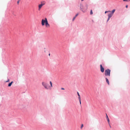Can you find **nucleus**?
<instances>
[{
    "label": "nucleus",
    "instance_id": "3",
    "mask_svg": "<svg viewBox=\"0 0 130 130\" xmlns=\"http://www.w3.org/2000/svg\"><path fill=\"white\" fill-rule=\"evenodd\" d=\"M42 85L44 87V88L46 89H48V84L47 83L43 82L42 83Z\"/></svg>",
    "mask_w": 130,
    "mask_h": 130
},
{
    "label": "nucleus",
    "instance_id": "27",
    "mask_svg": "<svg viewBox=\"0 0 130 130\" xmlns=\"http://www.w3.org/2000/svg\"><path fill=\"white\" fill-rule=\"evenodd\" d=\"M19 1H18L17 2V3H18V4H19Z\"/></svg>",
    "mask_w": 130,
    "mask_h": 130
},
{
    "label": "nucleus",
    "instance_id": "29",
    "mask_svg": "<svg viewBox=\"0 0 130 130\" xmlns=\"http://www.w3.org/2000/svg\"><path fill=\"white\" fill-rule=\"evenodd\" d=\"M82 1H83L84 0H81Z\"/></svg>",
    "mask_w": 130,
    "mask_h": 130
},
{
    "label": "nucleus",
    "instance_id": "15",
    "mask_svg": "<svg viewBox=\"0 0 130 130\" xmlns=\"http://www.w3.org/2000/svg\"><path fill=\"white\" fill-rule=\"evenodd\" d=\"M111 12V11L109 10V11H105V13H107L108 12Z\"/></svg>",
    "mask_w": 130,
    "mask_h": 130
},
{
    "label": "nucleus",
    "instance_id": "30",
    "mask_svg": "<svg viewBox=\"0 0 130 130\" xmlns=\"http://www.w3.org/2000/svg\"><path fill=\"white\" fill-rule=\"evenodd\" d=\"M50 55V54H49V55Z\"/></svg>",
    "mask_w": 130,
    "mask_h": 130
},
{
    "label": "nucleus",
    "instance_id": "17",
    "mask_svg": "<svg viewBox=\"0 0 130 130\" xmlns=\"http://www.w3.org/2000/svg\"><path fill=\"white\" fill-rule=\"evenodd\" d=\"M110 18H108V19L107 21V22L109 20V19H110Z\"/></svg>",
    "mask_w": 130,
    "mask_h": 130
},
{
    "label": "nucleus",
    "instance_id": "2",
    "mask_svg": "<svg viewBox=\"0 0 130 130\" xmlns=\"http://www.w3.org/2000/svg\"><path fill=\"white\" fill-rule=\"evenodd\" d=\"M110 70L109 69H107L105 70V75L106 76H110Z\"/></svg>",
    "mask_w": 130,
    "mask_h": 130
},
{
    "label": "nucleus",
    "instance_id": "19",
    "mask_svg": "<svg viewBox=\"0 0 130 130\" xmlns=\"http://www.w3.org/2000/svg\"><path fill=\"white\" fill-rule=\"evenodd\" d=\"M83 126V124H82L81 126V128H82V127Z\"/></svg>",
    "mask_w": 130,
    "mask_h": 130
},
{
    "label": "nucleus",
    "instance_id": "6",
    "mask_svg": "<svg viewBox=\"0 0 130 130\" xmlns=\"http://www.w3.org/2000/svg\"><path fill=\"white\" fill-rule=\"evenodd\" d=\"M100 70L101 72L102 73L104 71V68L102 67L101 64L100 65Z\"/></svg>",
    "mask_w": 130,
    "mask_h": 130
},
{
    "label": "nucleus",
    "instance_id": "12",
    "mask_svg": "<svg viewBox=\"0 0 130 130\" xmlns=\"http://www.w3.org/2000/svg\"><path fill=\"white\" fill-rule=\"evenodd\" d=\"M13 83V82L12 81L8 85V86L9 87H10L11 85L12 84V83Z\"/></svg>",
    "mask_w": 130,
    "mask_h": 130
},
{
    "label": "nucleus",
    "instance_id": "7",
    "mask_svg": "<svg viewBox=\"0 0 130 130\" xmlns=\"http://www.w3.org/2000/svg\"><path fill=\"white\" fill-rule=\"evenodd\" d=\"M46 22L45 23V25L47 27H50V25L48 23L47 20L46 21Z\"/></svg>",
    "mask_w": 130,
    "mask_h": 130
},
{
    "label": "nucleus",
    "instance_id": "16",
    "mask_svg": "<svg viewBox=\"0 0 130 130\" xmlns=\"http://www.w3.org/2000/svg\"><path fill=\"white\" fill-rule=\"evenodd\" d=\"M93 14L92 11V10H91L90 11V14Z\"/></svg>",
    "mask_w": 130,
    "mask_h": 130
},
{
    "label": "nucleus",
    "instance_id": "11",
    "mask_svg": "<svg viewBox=\"0 0 130 130\" xmlns=\"http://www.w3.org/2000/svg\"><path fill=\"white\" fill-rule=\"evenodd\" d=\"M105 79L106 82L109 85V83L108 79L106 78H105Z\"/></svg>",
    "mask_w": 130,
    "mask_h": 130
},
{
    "label": "nucleus",
    "instance_id": "14",
    "mask_svg": "<svg viewBox=\"0 0 130 130\" xmlns=\"http://www.w3.org/2000/svg\"><path fill=\"white\" fill-rule=\"evenodd\" d=\"M50 84L51 87H53V86L52 82L51 81H50Z\"/></svg>",
    "mask_w": 130,
    "mask_h": 130
},
{
    "label": "nucleus",
    "instance_id": "10",
    "mask_svg": "<svg viewBox=\"0 0 130 130\" xmlns=\"http://www.w3.org/2000/svg\"><path fill=\"white\" fill-rule=\"evenodd\" d=\"M78 15V13H77V14L75 15V17H74L73 19H72V21H73L76 18V17H77Z\"/></svg>",
    "mask_w": 130,
    "mask_h": 130
},
{
    "label": "nucleus",
    "instance_id": "25",
    "mask_svg": "<svg viewBox=\"0 0 130 130\" xmlns=\"http://www.w3.org/2000/svg\"><path fill=\"white\" fill-rule=\"evenodd\" d=\"M127 7H128V6H127V5H126V8H127Z\"/></svg>",
    "mask_w": 130,
    "mask_h": 130
},
{
    "label": "nucleus",
    "instance_id": "22",
    "mask_svg": "<svg viewBox=\"0 0 130 130\" xmlns=\"http://www.w3.org/2000/svg\"><path fill=\"white\" fill-rule=\"evenodd\" d=\"M123 1L125 2V1H128V0H123Z\"/></svg>",
    "mask_w": 130,
    "mask_h": 130
},
{
    "label": "nucleus",
    "instance_id": "4",
    "mask_svg": "<svg viewBox=\"0 0 130 130\" xmlns=\"http://www.w3.org/2000/svg\"><path fill=\"white\" fill-rule=\"evenodd\" d=\"M45 3L44 1H43L41 2V4L39 5L38 6L39 10H40V9L41 8L42 6L45 4Z\"/></svg>",
    "mask_w": 130,
    "mask_h": 130
},
{
    "label": "nucleus",
    "instance_id": "21",
    "mask_svg": "<svg viewBox=\"0 0 130 130\" xmlns=\"http://www.w3.org/2000/svg\"><path fill=\"white\" fill-rule=\"evenodd\" d=\"M61 90H64V89L63 88H61Z\"/></svg>",
    "mask_w": 130,
    "mask_h": 130
},
{
    "label": "nucleus",
    "instance_id": "5",
    "mask_svg": "<svg viewBox=\"0 0 130 130\" xmlns=\"http://www.w3.org/2000/svg\"><path fill=\"white\" fill-rule=\"evenodd\" d=\"M47 20V19L46 18H45V19L44 20L43 19L41 21V24L42 25V26L44 25H45V23L46 22V21Z\"/></svg>",
    "mask_w": 130,
    "mask_h": 130
},
{
    "label": "nucleus",
    "instance_id": "26",
    "mask_svg": "<svg viewBox=\"0 0 130 130\" xmlns=\"http://www.w3.org/2000/svg\"><path fill=\"white\" fill-rule=\"evenodd\" d=\"M130 1V0H128V1H126V2H129Z\"/></svg>",
    "mask_w": 130,
    "mask_h": 130
},
{
    "label": "nucleus",
    "instance_id": "9",
    "mask_svg": "<svg viewBox=\"0 0 130 130\" xmlns=\"http://www.w3.org/2000/svg\"><path fill=\"white\" fill-rule=\"evenodd\" d=\"M113 14H111V13H110L109 14H108V17L109 18H111L113 15Z\"/></svg>",
    "mask_w": 130,
    "mask_h": 130
},
{
    "label": "nucleus",
    "instance_id": "18",
    "mask_svg": "<svg viewBox=\"0 0 130 130\" xmlns=\"http://www.w3.org/2000/svg\"><path fill=\"white\" fill-rule=\"evenodd\" d=\"M78 98L79 101L81 100L80 98V96L78 97Z\"/></svg>",
    "mask_w": 130,
    "mask_h": 130
},
{
    "label": "nucleus",
    "instance_id": "20",
    "mask_svg": "<svg viewBox=\"0 0 130 130\" xmlns=\"http://www.w3.org/2000/svg\"><path fill=\"white\" fill-rule=\"evenodd\" d=\"M77 94H78V96H80V95L79 94V93H78V92H77Z\"/></svg>",
    "mask_w": 130,
    "mask_h": 130
},
{
    "label": "nucleus",
    "instance_id": "8",
    "mask_svg": "<svg viewBox=\"0 0 130 130\" xmlns=\"http://www.w3.org/2000/svg\"><path fill=\"white\" fill-rule=\"evenodd\" d=\"M106 119H107V121H108V124H109V122H110V120H109V118L107 114L106 113Z\"/></svg>",
    "mask_w": 130,
    "mask_h": 130
},
{
    "label": "nucleus",
    "instance_id": "1",
    "mask_svg": "<svg viewBox=\"0 0 130 130\" xmlns=\"http://www.w3.org/2000/svg\"><path fill=\"white\" fill-rule=\"evenodd\" d=\"M86 8H85L82 4L80 5V10L83 12H85L86 11V10L87 9L88 5H86Z\"/></svg>",
    "mask_w": 130,
    "mask_h": 130
},
{
    "label": "nucleus",
    "instance_id": "23",
    "mask_svg": "<svg viewBox=\"0 0 130 130\" xmlns=\"http://www.w3.org/2000/svg\"><path fill=\"white\" fill-rule=\"evenodd\" d=\"M9 79H8V80L6 82H9Z\"/></svg>",
    "mask_w": 130,
    "mask_h": 130
},
{
    "label": "nucleus",
    "instance_id": "24",
    "mask_svg": "<svg viewBox=\"0 0 130 130\" xmlns=\"http://www.w3.org/2000/svg\"><path fill=\"white\" fill-rule=\"evenodd\" d=\"M79 101V102H80V104H81V100H80Z\"/></svg>",
    "mask_w": 130,
    "mask_h": 130
},
{
    "label": "nucleus",
    "instance_id": "28",
    "mask_svg": "<svg viewBox=\"0 0 130 130\" xmlns=\"http://www.w3.org/2000/svg\"><path fill=\"white\" fill-rule=\"evenodd\" d=\"M109 126H110V128H111V126L109 125Z\"/></svg>",
    "mask_w": 130,
    "mask_h": 130
},
{
    "label": "nucleus",
    "instance_id": "13",
    "mask_svg": "<svg viewBox=\"0 0 130 130\" xmlns=\"http://www.w3.org/2000/svg\"><path fill=\"white\" fill-rule=\"evenodd\" d=\"M115 11V9H113L111 12V13L113 15Z\"/></svg>",
    "mask_w": 130,
    "mask_h": 130
}]
</instances>
